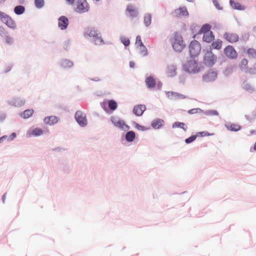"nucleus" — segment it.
I'll return each mask as SVG.
<instances>
[{
    "instance_id": "nucleus-25",
    "label": "nucleus",
    "mask_w": 256,
    "mask_h": 256,
    "mask_svg": "<svg viewBox=\"0 0 256 256\" xmlns=\"http://www.w3.org/2000/svg\"><path fill=\"white\" fill-rule=\"evenodd\" d=\"M125 134L126 140L128 142H132L134 141L136 138V133L133 130H127Z\"/></svg>"
},
{
    "instance_id": "nucleus-51",
    "label": "nucleus",
    "mask_w": 256,
    "mask_h": 256,
    "mask_svg": "<svg viewBox=\"0 0 256 256\" xmlns=\"http://www.w3.org/2000/svg\"><path fill=\"white\" fill-rule=\"evenodd\" d=\"M136 44H137L138 46L144 44L142 41L141 37L140 36H136Z\"/></svg>"
},
{
    "instance_id": "nucleus-13",
    "label": "nucleus",
    "mask_w": 256,
    "mask_h": 256,
    "mask_svg": "<svg viewBox=\"0 0 256 256\" xmlns=\"http://www.w3.org/2000/svg\"><path fill=\"white\" fill-rule=\"evenodd\" d=\"M167 97L170 100H176L186 98V96L174 92H166Z\"/></svg>"
},
{
    "instance_id": "nucleus-45",
    "label": "nucleus",
    "mask_w": 256,
    "mask_h": 256,
    "mask_svg": "<svg viewBox=\"0 0 256 256\" xmlns=\"http://www.w3.org/2000/svg\"><path fill=\"white\" fill-rule=\"evenodd\" d=\"M205 114L206 116H218V112L216 110H208L205 112Z\"/></svg>"
},
{
    "instance_id": "nucleus-14",
    "label": "nucleus",
    "mask_w": 256,
    "mask_h": 256,
    "mask_svg": "<svg viewBox=\"0 0 256 256\" xmlns=\"http://www.w3.org/2000/svg\"><path fill=\"white\" fill-rule=\"evenodd\" d=\"M224 38L230 43H235L238 41L240 38L236 33L226 32L224 34Z\"/></svg>"
},
{
    "instance_id": "nucleus-11",
    "label": "nucleus",
    "mask_w": 256,
    "mask_h": 256,
    "mask_svg": "<svg viewBox=\"0 0 256 256\" xmlns=\"http://www.w3.org/2000/svg\"><path fill=\"white\" fill-rule=\"evenodd\" d=\"M217 72L212 70H210L202 76V80L204 82H210L214 81L217 78Z\"/></svg>"
},
{
    "instance_id": "nucleus-7",
    "label": "nucleus",
    "mask_w": 256,
    "mask_h": 256,
    "mask_svg": "<svg viewBox=\"0 0 256 256\" xmlns=\"http://www.w3.org/2000/svg\"><path fill=\"white\" fill-rule=\"evenodd\" d=\"M74 118L78 125L82 127H86L88 124L86 114L81 110H78L74 114Z\"/></svg>"
},
{
    "instance_id": "nucleus-16",
    "label": "nucleus",
    "mask_w": 256,
    "mask_h": 256,
    "mask_svg": "<svg viewBox=\"0 0 256 256\" xmlns=\"http://www.w3.org/2000/svg\"><path fill=\"white\" fill-rule=\"evenodd\" d=\"M59 64L61 68L65 70H69L74 66L72 60L67 58H62L59 61Z\"/></svg>"
},
{
    "instance_id": "nucleus-37",
    "label": "nucleus",
    "mask_w": 256,
    "mask_h": 256,
    "mask_svg": "<svg viewBox=\"0 0 256 256\" xmlns=\"http://www.w3.org/2000/svg\"><path fill=\"white\" fill-rule=\"evenodd\" d=\"M34 4L38 9H41L44 6V0H34Z\"/></svg>"
},
{
    "instance_id": "nucleus-39",
    "label": "nucleus",
    "mask_w": 256,
    "mask_h": 256,
    "mask_svg": "<svg viewBox=\"0 0 256 256\" xmlns=\"http://www.w3.org/2000/svg\"><path fill=\"white\" fill-rule=\"evenodd\" d=\"M120 40L121 42L125 46H128L130 44V40L128 38H125L123 36H120Z\"/></svg>"
},
{
    "instance_id": "nucleus-38",
    "label": "nucleus",
    "mask_w": 256,
    "mask_h": 256,
    "mask_svg": "<svg viewBox=\"0 0 256 256\" xmlns=\"http://www.w3.org/2000/svg\"><path fill=\"white\" fill-rule=\"evenodd\" d=\"M43 130L40 128H34L32 132V134L36 136H40L43 134Z\"/></svg>"
},
{
    "instance_id": "nucleus-32",
    "label": "nucleus",
    "mask_w": 256,
    "mask_h": 256,
    "mask_svg": "<svg viewBox=\"0 0 256 256\" xmlns=\"http://www.w3.org/2000/svg\"><path fill=\"white\" fill-rule=\"evenodd\" d=\"M26 10L25 7L22 5H18L14 8V12L16 15H21L23 14Z\"/></svg>"
},
{
    "instance_id": "nucleus-42",
    "label": "nucleus",
    "mask_w": 256,
    "mask_h": 256,
    "mask_svg": "<svg viewBox=\"0 0 256 256\" xmlns=\"http://www.w3.org/2000/svg\"><path fill=\"white\" fill-rule=\"evenodd\" d=\"M250 37V34L247 32H243L242 34L241 37H240V40L242 42H247Z\"/></svg>"
},
{
    "instance_id": "nucleus-3",
    "label": "nucleus",
    "mask_w": 256,
    "mask_h": 256,
    "mask_svg": "<svg viewBox=\"0 0 256 256\" xmlns=\"http://www.w3.org/2000/svg\"><path fill=\"white\" fill-rule=\"evenodd\" d=\"M170 42L174 50L176 52H180L186 46L182 36L178 32L174 33V36L171 38Z\"/></svg>"
},
{
    "instance_id": "nucleus-49",
    "label": "nucleus",
    "mask_w": 256,
    "mask_h": 256,
    "mask_svg": "<svg viewBox=\"0 0 256 256\" xmlns=\"http://www.w3.org/2000/svg\"><path fill=\"white\" fill-rule=\"evenodd\" d=\"M232 73V68L231 67L226 68L224 72V74L228 76Z\"/></svg>"
},
{
    "instance_id": "nucleus-64",
    "label": "nucleus",
    "mask_w": 256,
    "mask_h": 256,
    "mask_svg": "<svg viewBox=\"0 0 256 256\" xmlns=\"http://www.w3.org/2000/svg\"><path fill=\"white\" fill-rule=\"evenodd\" d=\"M252 116L253 118H256V108L252 112Z\"/></svg>"
},
{
    "instance_id": "nucleus-20",
    "label": "nucleus",
    "mask_w": 256,
    "mask_h": 256,
    "mask_svg": "<svg viewBox=\"0 0 256 256\" xmlns=\"http://www.w3.org/2000/svg\"><path fill=\"white\" fill-rule=\"evenodd\" d=\"M145 83L148 88L152 90L156 86V81L153 76H149L146 78Z\"/></svg>"
},
{
    "instance_id": "nucleus-41",
    "label": "nucleus",
    "mask_w": 256,
    "mask_h": 256,
    "mask_svg": "<svg viewBox=\"0 0 256 256\" xmlns=\"http://www.w3.org/2000/svg\"><path fill=\"white\" fill-rule=\"evenodd\" d=\"M247 54L252 58H256V50L253 48H250L247 50Z\"/></svg>"
},
{
    "instance_id": "nucleus-63",
    "label": "nucleus",
    "mask_w": 256,
    "mask_h": 256,
    "mask_svg": "<svg viewBox=\"0 0 256 256\" xmlns=\"http://www.w3.org/2000/svg\"><path fill=\"white\" fill-rule=\"evenodd\" d=\"M6 193H4L2 195V201L3 204L5 203V200H6Z\"/></svg>"
},
{
    "instance_id": "nucleus-23",
    "label": "nucleus",
    "mask_w": 256,
    "mask_h": 256,
    "mask_svg": "<svg viewBox=\"0 0 256 256\" xmlns=\"http://www.w3.org/2000/svg\"><path fill=\"white\" fill-rule=\"evenodd\" d=\"M152 14L147 12L144 16V24L146 28H148L152 24Z\"/></svg>"
},
{
    "instance_id": "nucleus-58",
    "label": "nucleus",
    "mask_w": 256,
    "mask_h": 256,
    "mask_svg": "<svg viewBox=\"0 0 256 256\" xmlns=\"http://www.w3.org/2000/svg\"><path fill=\"white\" fill-rule=\"evenodd\" d=\"M4 34V28L3 26H0V36H3Z\"/></svg>"
},
{
    "instance_id": "nucleus-61",
    "label": "nucleus",
    "mask_w": 256,
    "mask_h": 256,
    "mask_svg": "<svg viewBox=\"0 0 256 256\" xmlns=\"http://www.w3.org/2000/svg\"><path fill=\"white\" fill-rule=\"evenodd\" d=\"M90 80L94 82H98L100 80V79L98 77H95L94 78H90Z\"/></svg>"
},
{
    "instance_id": "nucleus-8",
    "label": "nucleus",
    "mask_w": 256,
    "mask_h": 256,
    "mask_svg": "<svg viewBox=\"0 0 256 256\" xmlns=\"http://www.w3.org/2000/svg\"><path fill=\"white\" fill-rule=\"evenodd\" d=\"M216 60V57L211 50H208L204 57V63L208 67H212Z\"/></svg>"
},
{
    "instance_id": "nucleus-34",
    "label": "nucleus",
    "mask_w": 256,
    "mask_h": 256,
    "mask_svg": "<svg viewBox=\"0 0 256 256\" xmlns=\"http://www.w3.org/2000/svg\"><path fill=\"white\" fill-rule=\"evenodd\" d=\"M222 41L218 39L212 42L210 46V50H211L212 48L220 50L222 48Z\"/></svg>"
},
{
    "instance_id": "nucleus-28",
    "label": "nucleus",
    "mask_w": 256,
    "mask_h": 256,
    "mask_svg": "<svg viewBox=\"0 0 256 256\" xmlns=\"http://www.w3.org/2000/svg\"><path fill=\"white\" fill-rule=\"evenodd\" d=\"M242 88L246 91L252 93L254 92V88L247 81H244L242 84Z\"/></svg>"
},
{
    "instance_id": "nucleus-57",
    "label": "nucleus",
    "mask_w": 256,
    "mask_h": 256,
    "mask_svg": "<svg viewBox=\"0 0 256 256\" xmlns=\"http://www.w3.org/2000/svg\"><path fill=\"white\" fill-rule=\"evenodd\" d=\"M156 86L157 89L160 90H161V88H162V84L160 81H158V82H156Z\"/></svg>"
},
{
    "instance_id": "nucleus-18",
    "label": "nucleus",
    "mask_w": 256,
    "mask_h": 256,
    "mask_svg": "<svg viewBox=\"0 0 256 256\" xmlns=\"http://www.w3.org/2000/svg\"><path fill=\"white\" fill-rule=\"evenodd\" d=\"M146 110V106L144 104H138L134 107L132 112L136 116H140Z\"/></svg>"
},
{
    "instance_id": "nucleus-19",
    "label": "nucleus",
    "mask_w": 256,
    "mask_h": 256,
    "mask_svg": "<svg viewBox=\"0 0 256 256\" xmlns=\"http://www.w3.org/2000/svg\"><path fill=\"white\" fill-rule=\"evenodd\" d=\"M164 120L162 119L157 118L154 119L151 122L152 127L155 130H158L164 126Z\"/></svg>"
},
{
    "instance_id": "nucleus-10",
    "label": "nucleus",
    "mask_w": 256,
    "mask_h": 256,
    "mask_svg": "<svg viewBox=\"0 0 256 256\" xmlns=\"http://www.w3.org/2000/svg\"><path fill=\"white\" fill-rule=\"evenodd\" d=\"M8 104L15 107H20L26 104V100L20 97H14L6 101Z\"/></svg>"
},
{
    "instance_id": "nucleus-43",
    "label": "nucleus",
    "mask_w": 256,
    "mask_h": 256,
    "mask_svg": "<svg viewBox=\"0 0 256 256\" xmlns=\"http://www.w3.org/2000/svg\"><path fill=\"white\" fill-rule=\"evenodd\" d=\"M197 137L196 134V135H192L189 138H186L184 142L186 144H190L194 141Z\"/></svg>"
},
{
    "instance_id": "nucleus-59",
    "label": "nucleus",
    "mask_w": 256,
    "mask_h": 256,
    "mask_svg": "<svg viewBox=\"0 0 256 256\" xmlns=\"http://www.w3.org/2000/svg\"><path fill=\"white\" fill-rule=\"evenodd\" d=\"M8 136L6 135L3 136L0 138V144L2 143L4 140L7 138Z\"/></svg>"
},
{
    "instance_id": "nucleus-27",
    "label": "nucleus",
    "mask_w": 256,
    "mask_h": 256,
    "mask_svg": "<svg viewBox=\"0 0 256 256\" xmlns=\"http://www.w3.org/2000/svg\"><path fill=\"white\" fill-rule=\"evenodd\" d=\"M230 6L234 10H245V6L241 5L239 2H236L234 0H230Z\"/></svg>"
},
{
    "instance_id": "nucleus-12",
    "label": "nucleus",
    "mask_w": 256,
    "mask_h": 256,
    "mask_svg": "<svg viewBox=\"0 0 256 256\" xmlns=\"http://www.w3.org/2000/svg\"><path fill=\"white\" fill-rule=\"evenodd\" d=\"M224 52L226 56L230 59L236 58L238 56V54L232 46H226L224 48Z\"/></svg>"
},
{
    "instance_id": "nucleus-1",
    "label": "nucleus",
    "mask_w": 256,
    "mask_h": 256,
    "mask_svg": "<svg viewBox=\"0 0 256 256\" xmlns=\"http://www.w3.org/2000/svg\"><path fill=\"white\" fill-rule=\"evenodd\" d=\"M83 36L94 44L100 45L104 44L100 32L96 27L89 26L85 28Z\"/></svg>"
},
{
    "instance_id": "nucleus-22",
    "label": "nucleus",
    "mask_w": 256,
    "mask_h": 256,
    "mask_svg": "<svg viewBox=\"0 0 256 256\" xmlns=\"http://www.w3.org/2000/svg\"><path fill=\"white\" fill-rule=\"evenodd\" d=\"M224 126L228 130L231 132H238L242 128L240 125L230 122L225 124Z\"/></svg>"
},
{
    "instance_id": "nucleus-6",
    "label": "nucleus",
    "mask_w": 256,
    "mask_h": 256,
    "mask_svg": "<svg viewBox=\"0 0 256 256\" xmlns=\"http://www.w3.org/2000/svg\"><path fill=\"white\" fill-rule=\"evenodd\" d=\"M0 18L2 22L8 28L12 30L16 28V24L14 20L5 12L0 11Z\"/></svg>"
},
{
    "instance_id": "nucleus-52",
    "label": "nucleus",
    "mask_w": 256,
    "mask_h": 256,
    "mask_svg": "<svg viewBox=\"0 0 256 256\" xmlns=\"http://www.w3.org/2000/svg\"><path fill=\"white\" fill-rule=\"evenodd\" d=\"M106 103L104 102H103L100 103V106L108 114H110V112H109L108 109L106 107Z\"/></svg>"
},
{
    "instance_id": "nucleus-15",
    "label": "nucleus",
    "mask_w": 256,
    "mask_h": 256,
    "mask_svg": "<svg viewBox=\"0 0 256 256\" xmlns=\"http://www.w3.org/2000/svg\"><path fill=\"white\" fill-rule=\"evenodd\" d=\"M68 26V20L66 16H62L58 18V26L62 30H65Z\"/></svg>"
},
{
    "instance_id": "nucleus-50",
    "label": "nucleus",
    "mask_w": 256,
    "mask_h": 256,
    "mask_svg": "<svg viewBox=\"0 0 256 256\" xmlns=\"http://www.w3.org/2000/svg\"><path fill=\"white\" fill-rule=\"evenodd\" d=\"M212 3L216 9L222 10V8L220 6L218 2V0H212Z\"/></svg>"
},
{
    "instance_id": "nucleus-30",
    "label": "nucleus",
    "mask_w": 256,
    "mask_h": 256,
    "mask_svg": "<svg viewBox=\"0 0 256 256\" xmlns=\"http://www.w3.org/2000/svg\"><path fill=\"white\" fill-rule=\"evenodd\" d=\"M107 104L110 110L112 111L110 113L116 110L118 108V104L116 101L114 100H108Z\"/></svg>"
},
{
    "instance_id": "nucleus-17",
    "label": "nucleus",
    "mask_w": 256,
    "mask_h": 256,
    "mask_svg": "<svg viewBox=\"0 0 256 256\" xmlns=\"http://www.w3.org/2000/svg\"><path fill=\"white\" fill-rule=\"evenodd\" d=\"M60 118L55 116H46L44 119V124L53 126L58 122Z\"/></svg>"
},
{
    "instance_id": "nucleus-44",
    "label": "nucleus",
    "mask_w": 256,
    "mask_h": 256,
    "mask_svg": "<svg viewBox=\"0 0 256 256\" xmlns=\"http://www.w3.org/2000/svg\"><path fill=\"white\" fill-rule=\"evenodd\" d=\"M140 54L144 56H146L148 54L147 48L144 44L140 46Z\"/></svg>"
},
{
    "instance_id": "nucleus-5",
    "label": "nucleus",
    "mask_w": 256,
    "mask_h": 256,
    "mask_svg": "<svg viewBox=\"0 0 256 256\" xmlns=\"http://www.w3.org/2000/svg\"><path fill=\"white\" fill-rule=\"evenodd\" d=\"M201 50V46L198 42L196 40L192 41L189 45V52L190 56L196 58Z\"/></svg>"
},
{
    "instance_id": "nucleus-54",
    "label": "nucleus",
    "mask_w": 256,
    "mask_h": 256,
    "mask_svg": "<svg viewBox=\"0 0 256 256\" xmlns=\"http://www.w3.org/2000/svg\"><path fill=\"white\" fill-rule=\"evenodd\" d=\"M52 150L54 152H61L65 150V149L61 147H56L54 148H52Z\"/></svg>"
},
{
    "instance_id": "nucleus-31",
    "label": "nucleus",
    "mask_w": 256,
    "mask_h": 256,
    "mask_svg": "<svg viewBox=\"0 0 256 256\" xmlns=\"http://www.w3.org/2000/svg\"><path fill=\"white\" fill-rule=\"evenodd\" d=\"M172 128H180L182 129L184 132H186L188 130L187 126L182 122H176L172 124Z\"/></svg>"
},
{
    "instance_id": "nucleus-29",
    "label": "nucleus",
    "mask_w": 256,
    "mask_h": 256,
    "mask_svg": "<svg viewBox=\"0 0 256 256\" xmlns=\"http://www.w3.org/2000/svg\"><path fill=\"white\" fill-rule=\"evenodd\" d=\"M214 38V36L212 32H205L202 38L203 40L208 43L210 42Z\"/></svg>"
},
{
    "instance_id": "nucleus-33",
    "label": "nucleus",
    "mask_w": 256,
    "mask_h": 256,
    "mask_svg": "<svg viewBox=\"0 0 256 256\" xmlns=\"http://www.w3.org/2000/svg\"><path fill=\"white\" fill-rule=\"evenodd\" d=\"M176 66L174 65H170L168 67L167 73L169 76L173 77L176 75Z\"/></svg>"
},
{
    "instance_id": "nucleus-2",
    "label": "nucleus",
    "mask_w": 256,
    "mask_h": 256,
    "mask_svg": "<svg viewBox=\"0 0 256 256\" xmlns=\"http://www.w3.org/2000/svg\"><path fill=\"white\" fill-rule=\"evenodd\" d=\"M184 70L188 74H196L200 72V68L198 66V60L196 58H188L186 62L182 64Z\"/></svg>"
},
{
    "instance_id": "nucleus-48",
    "label": "nucleus",
    "mask_w": 256,
    "mask_h": 256,
    "mask_svg": "<svg viewBox=\"0 0 256 256\" xmlns=\"http://www.w3.org/2000/svg\"><path fill=\"white\" fill-rule=\"evenodd\" d=\"M213 134H210L208 132H198L196 133V135H197L198 137V136L203 137V136H212Z\"/></svg>"
},
{
    "instance_id": "nucleus-40",
    "label": "nucleus",
    "mask_w": 256,
    "mask_h": 256,
    "mask_svg": "<svg viewBox=\"0 0 256 256\" xmlns=\"http://www.w3.org/2000/svg\"><path fill=\"white\" fill-rule=\"evenodd\" d=\"M132 124L134 126L135 128H136V129H138L139 130L145 131L148 130L147 128L139 124L138 123L136 122H133Z\"/></svg>"
},
{
    "instance_id": "nucleus-36",
    "label": "nucleus",
    "mask_w": 256,
    "mask_h": 256,
    "mask_svg": "<svg viewBox=\"0 0 256 256\" xmlns=\"http://www.w3.org/2000/svg\"><path fill=\"white\" fill-rule=\"evenodd\" d=\"M248 60L246 58H243L242 60V61L240 62V70L242 71H244V72H248Z\"/></svg>"
},
{
    "instance_id": "nucleus-56",
    "label": "nucleus",
    "mask_w": 256,
    "mask_h": 256,
    "mask_svg": "<svg viewBox=\"0 0 256 256\" xmlns=\"http://www.w3.org/2000/svg\"><path fill=\"white\" fill-rule=\"evenodd\" d=\"M16 136V134L15 132H12L8 138V140L10 141L12 140Z\"/></svg>"
},
{
    "instance_id": "nucleus-4",
    "label": "nucleus",
    "mask_w": 256,
    "mask_h": 256,
    "mask_svg": "<svg viewBox=\"0 0 256 256\" xmlns=\"http://www.w3.org/2000/svg\"><path fill=\"white\" fill-rule=\"evenodd\" d=\"M110 120L114 126L124 131H127L130 129V126L126 124L125 122L118 116H112L110 118Z\"/></svg>"
},
{
    "instance_id": "nucleus-21",
    "label": "nucleus",
    "mask_w": 256,
    "mask_h": 256,
    "mask_svg": "<svg viewBox=\"0 0 256 256\" xmlns=\"http://www.w3.org/2000/svg\"><path fill=\"white\" fill-rule=\"evenodd\" d=\"M126 12L130 14V16L132 18H136L138 17L139 14L138 10L134 8V6L132 5H128L127 6Z\"/></svg>"
},
{
    "instance_id": "nucleus-62",
    "label": "nucleus",
    "mask_w": 256,
    "mask_h": 256,
    "mask_svg": "<svg viewBox=\"0 0 256 256\" xmlns=\"http://www.w3.org/2000/svg\"><path fill=\"white\" fill-rule=\"evenodd\" d=\"M130 67V68H134L135 66V63L133 61H130L129 64Z\"/></svg>"
},
{
    "instance_id": "nucleus-60",
    "label": "nucleus",
    "mask_w": 256,
    "mask_h": 256,
    "mask_svg": "<svg viewBox=\"0 0 256 256\" xmlns=\"http://www.w3.org/2000/svg\"><path fill=\"white\" fill-rule=\"evenodd\" d=\"M12 69V66H7L4 70V73H7L9 72Z\"/></svg>"
},
{
    "instance_id": "nucleus-47",
    "label": "nucleus",
    "mask_w": 256,
    "mask_h": 256,
    "mask_svg": "<svg viewBox=\"0 0 256 256\" xmlns=\"http://www.w3.org/2000/svg\"><path fill=\"white\" fill-rule=\"evenodd\" d=\"M5 42L8 45H12L14 43V39L9 36H6L5 38Z\"/></svg>"
},
{
    "instance_id": "nucleus-24",
    "label": "nucleus",
    "mask_w": 256,
    "mask_h": 256,
    "mask_svg": "<svg viewBox=\"0 0 256 256\" xmlns=\"http://www.w3.org/2000/svg\"><path fill=\"white\" fill-rule=\"evenodd\" d=\"M174 13L176 16H182L185 17H188L189 14L186 7H180L174 10Z\"/></svg>"
},
{
    "instance_id": "nucleus-26",
    "label": "nucleus",
    "mask_w": 256,
    "mask_h": 256,
    "mask_svg": "<svg viewBox=\"0 0 256 256\" xmlns=\"http://www.w3.org/2000/svg\"><path fill=\"white\" fill-rule=\"evenodd\" d=\"M34 110L32 108L27 109L22 112L20 113L19 116L24 119H28L34 114Z\"/></svg>"
},
{
    "instance_id": "nucleus-9",
    "label": "nucleus",
    "mask_w": 256,
    "mask_h": 256,
    "mask_svg": "<svg viewBox=\"0 0 256 256\" xmlns=\"http://www.w3.org/2000/svg\"><path fill=\"white\" fill-rule=\"evenodd\" d=\"M89 4L86 0H78L76 12L79 14H83L89 10Z\"/></svg>"
},
{
    "instance_id": "nucleus-35",
    "label": "nucleus",
    "mask_w": 256,
    "mask_h": 256,
    "mask_svg": "<svg viewBox=\"0 0 256 256\" xmlns=\"http://www.w3.org/2000/svg\"><path fill=\"white\" fill-rule=\"evenodd\" d=\"M211 28V26L208 24H205L202 25V28H200L199 34H205V32H211L210 30Z\"/></svg>"
},
{
    "instance_id": "nucleus-46",
    "label": "nucleus",
    "mask_w": 256,
    "mask_h": 256,
    "mask_svg": "<svg viewBox=\"0 0 256 256\" xmlns=\"http://www.w3.org/2000/svg\"><path fill=\"white\" fill-rule=\"evenodd\" d=\"M202 112V110L200 108H194L188 110V112L190 114H193Z\"/></svg>"
},
{
    "instance_id": "nucleus-55",
    "label": "nucleus",
    "mask_w": 256,
    "mask_h": 256,
    "mask_svg": "<svg viewBox=\"0 0 256 256\" xmlns=\"http://www.w3.org/2000/svg\"><path fill=\"white\" fill-rule=\"evenodd\" d=\"M6 118V114L4 112H0V122H2Z\"/></svg>"
},
{
    "instance_id": "nucleus-53",
    "label": "nucleus",
    "mask_w": 256,
    "mask_h": 256,
    "mask_svg": "<svg viewBox=\"0 0 256 256\" xmlns=\"http://www.w3.org/2000/svg\"><path fill=\"white\" fill-rule=\"evenodd\" d=\"M244 117L246 119V120L249 121V122H252L256 118H253L252 115L251 116H250L246 114L244 116Z\"/></svg>"
}]
</instances>
